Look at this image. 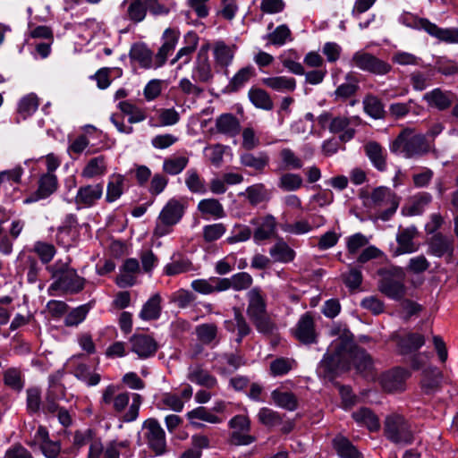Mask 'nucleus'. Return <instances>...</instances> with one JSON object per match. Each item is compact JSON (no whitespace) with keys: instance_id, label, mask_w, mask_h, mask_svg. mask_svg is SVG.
<instances>
[{"instance_id":"f257e3e1","label":"nucleus","mask_w":458,"mask_h":458,"mask_svg":"<svg viewBox=\"0 0 458 458\" xmlns=\"http://www.w3.org/2000/svg\"><path fill=\"white\" fill-rule=\"evenodd\" d=\"M332 335H338V337L331 343L323 360V363L328 370H347L350 369L351 364H353L356 370L363 377L374 379L372 358L364 350L354 344L352 334L347 329L341 332L340 328H334Z\"/></svg>"},{"instance_id":"f03ea898","label":"nucleus","mask_w":458,"mask_h":458,"mask_svg":"<svg viewBox=\"0 0 458 458\" xmlns=\"http://www.w3.org/2000/svg\"><path fill=\"white\" fill-rule=\"evenodd\" d=\"M142 402L140 394H131L127 391H121L119 386L113 384L103 389L100 399L102 406H111L114 412L123 414L122 420L124 422L136 420Z\"/></svg>"},{"instance_id":"7ed1b4c3","label":"nucleus","mask_w":458,"mask_h":458,"mask_svg":"<svg viewBox=\"0 0 458 458\" xmlns=\"http://www.w3.org/2000/svg\"><path fill=\"white\" fill-rule=\"evenodd\" d=\"M359 197L362 199L365 207L380 210L377 217L382 221H387L394 216L401 200L400 197L386 186L376 187L371 191L368 189H361Z\"/></svg>"},{"instance_id":"20e7f679","label":"nucleus","mask_w":458,"mask_h":458,"mask_svg":"<svg viewBox=\"0 0 458 458\" xmlns=\"http://www.w3.org/2000/svg\"><path fill=\"white\" fill-rule=\"evenodd\" d=\"M393 153L402 154L406 158L421 157L430 150L425 135L413 129H403L390 145Z\"/></svg>"},{"instance_id":"39448f33","label":"nucleus","mask_w":458,"mask_h":458,"mask_svg":"<svg viewBox=\"0 0 458 458\" xmlns=\"http://www.w3.org/2000/svg\"><path fill=\"white\" fill-rule=\"evenodd\" d=\"M47 270L51 274L55 282L51 288L62 290L70 293H76L84 288L85 279L77 275L76 271L67 263L57 261L53 265L47 266Z\"/></svg>"},{"instance_id":"423d86ee","label":"nucleus","mask_w":458,"mask_h":458,"mask_svg":"<svg viewBox=\"0 0 458 458\" xmlns=\"http://www.w3.org/2000/svg\"><path fill=\"white\" fill-rule=\"evenodd\" d=\"M380 279L378 290L386 297L400 301L406 294L405 278L403 268L400 267H390L378 270Z\"/></svg>"},{"instance_id":"0eeeda50","label":"nucleus","mask_w":458,"mask_h":458,"mask_svg":"<svg viewBox=\"0 0 458 458\" xmlns=\"http://www.w3.org/2000/svg\"><path fill=\"white\" fill-rule=\"evenodd\" d=\"M185 205L175 199H170L161 210L154 229V235L163 237L172 232V228L182 217Z\"/></svg>"},{"instance_id":"6e6552de","label":"nucleus","mask_w":458,"mask_h":458,"mask_svg":"<svg viewBox=\"0 0 458 458\" xmlns=\"http://www.w3.org/2000/svg\"><path fill=\"white\" fill-rule=\"evenodd\" d=\"M350 66L374 75L383 76L389 73L392 66L373 54L360 49L356 51L349 61Z\"/></svg>"},{"instance_id":"1a4fd4ad","label":"nucleus","mask_w":458,"mask_h":458,"mask_svg":"<svg viewBox=\"0 0 458 458\" xmlns=\"http://www.w3.org/2000/svg\"><path fill=\"white\" fill-rule=\"evenodd\" d=\"M404 24L411 27L423 29L432 37L449 44H458V29H441L430 22L428 19L418 18L411 13L402 16Z\"/></svg>"},{"instance_id":"9d476101","label":"nucleus","mask_w":458,"mask_h":458,"mask_svg":"<svg viewBox=\"0 0 458 458\" xmlns=\"http://www.w3.org/2000/svg\"><path fill=\"white\" fill-rule=\"evenodd\" d=\"M384 432L387 439L394 444L408 445L413 441L409 423L398 414H392L385 420Z\"/></svg>"},{"instance_id":"9b49d317","label":"nucleus","mask_w":458,"mask_h":458,"mask_svg":"<svg viewBox=\"0 0 458 458\" xmlns=\"http://www.w3.org/2000/svg\"><path fill=\"white\" fill-rule=\"evenodd\" d=\"M61 377L60 372L49 377V387L42 404V411L45 413H56L60 408L58 401L65 398V387L60 383Z\"/></svg>"},{"instance_id":"f8f14e48","label":"nucleus","mask_w":458,"mask_h":458,"mask_svg":"<svg viewBox=\"0 0 458 458\" xmlns=\"http://www.w3.org/2000/svg\"><path fill=\"white\" fill-rule=\"evenodd\" d=\"M292 332L293 336L301 344H312L317 343L318 334L313 315L310 312L303 314Z\"/></svg>"},{"instance_id":"ddd939ff","label":"nucleus","mask_w":458,"mask_h":458,"mask_svg":"<svg viewBox=\"0 0 458 458\" xmlns=\"http://www.w3.org/2000/svg\"><path fill=\"white\" fill-rule=\"evenodd\" d=\"M146 430L145 436L149 447L157 454H162L165 451V434L158 421L155 419H148L143 425Z\"/></svg>"},{"instance_id":"4468645a","label":"nucleus","mask_w":458,"mask_h":458,"mask_svg":"<svg viewBox=\"0 0 458 458\" xmlns=\"http://www.w3.org/2000/svg\"><path fill=\"white\" fill-rule=\"evenodd\" d=\"M454 251V245L452 237L436 233L428 241V253L437 258L445 257L447 263L452 262Z\"/></svg>"},{"instance_id":"2eb2a0df","label":"nucleus","mask_w":458,"mask_h":458,"mask_svg":"<svg viewBox=\"0 0 458 458\" xmlns=\"http://www.w3.org/2000/svg\"><path fill=\"white\" fill-rule=\"evenodd\" d=\"M236 45H227L223 40L214 42L212 47L214 62L216 69H222L225 74L228 75V67L233 63Z\"/></svg>"},{"instance_id":"dca6fc26","label":"nucleus","mask_w":458,"mask_h":458,"mask_svg":"<svg viewBox=\"0 0 458 458\" xmlns=\"http://www.w3.org/2000/svg\"><path fill=\"white\" fill-rule=\"evenodd\" d=\"M181 32L177 28H167L162 36L163 44L155 55V66L161 67L167 56L174 50L180 38Z\"/></svg>"},{"instance_id":"f3484780","label":"nucleus","mask_w":458,"mask_h":458,"mask_svg":"<svg viewBox=\"0 0 458 458\" xmlns=\"http://www.w3.org/2000/svg\"><path fill=\"white\" fill-rule=\"evenodd\" d=\"M324 120L327 122V127L330 132L338 134L341 141L346 142L354 137L355 130L350 125L352 119L345 115L331 116L326 114Z\"/></svg>"},{"instance_id":"a211bd4d","label":"nucleus","mask_w":458,"mask_h":458,"mask_svg":"<svg viewBox=\"0 0 458 458\" xmlns=\"http://www.w3.org/2000/svg\"><path fill=\"white\" fill-rule=\"evenodd\" d=\"M418 230L411 225L406 228H399L396 234L397 248L394 251V256L412 253L418 250L419 246L414 242L418 236Z\"/></svg>"},{"instance_id":"6ab92c4d","label":"nucleus","mask_w":458,"mask_h":458,"mask_svg":"<svg viewBox=\"0 0 458 458\" xmlns=\"http://www.w3.org/2000/svg\"><path fill=\"white\" fill-rule=\"evenodd\" d=\"M130 343L131 345V351L141 359H146L154 355L157 350V344L156 340L148 335H134L131 337Z\"/></svg>"},{"instance_id":"aec40b11","label":"nucleus","mask_w":458,"mask_h":458,"mask_svg":"<svg viewBox=\"0 0 458 458\" xmlns=\"http://www.w3.org/2000/svg\"><path fill=\"white\" fill-rule=\"evenodd\" d=\"M250 224L256 226L253 233V238L256 242L267 240L276 234V222L271 215L253 218Z\"/></svg>"},{"instance_id":"412c9836","label":"nucleus","mask_w":458,"mask_h":458,"mask_svg":"<svg viewBox=\"0 0 458 458\" xmlns=\"http://www.w3.org/2000/svg\"><path fill=\"white\" fill-rule=\"evenodd\" d=\"M57 185V178L55 174L50 173L42 174L38 179L37 191L25 202L38 201L49 197L56 191Z\"/></svg>"},{"instance_id":"4be33fe9","label":"nucleus","mask_w":458,"mask_h":458,"mask_svg":"<svg viewBox=\"0 0 458 458\" xmlns=\"http://www.w3.org/2000/svg\"><path fill=\"white\" fill-rule=\"evenodd\" d=\"M103 195L101 183L88 184L79 188L75 196V203L84 207L93 206Z\"/></svg>"},{"instance_id":"5701e85b","label":"nucleus","mask_w":458,"mask_h":458,"mask_svg":"<svg viewBox=\"0 0 458 458\" xmlns=\"http://www.w3.org/2000/svg\"><path fill=\"white\" fill-rule=\"evenodd\" d=\"M247 297L248 307L246 312L250 320L267 312L266 298L259 288H252L248 293Z\"/></svg>"},{"instance_id":"b1692460","label":"nucleus","mask_w":458,"mask_h":458,"mask_svg":"<svg viewBox=\"0 0 458 458\" xmlns=\"http://www.w3.org/2000/svg\"><path fill=\"white\" fill-rule=\"evenodd\" d=\"M364 151L377 170L380 172L386 171L387 153L378 142L373 140L367 142L364 145Z\"/></svg>"},{"instance_id":"393cba45","label":"nucleus","mask_w":458,"mask_h":458,"mask_svg":"<svg viewBox=\"0 0 458 458\" xmlns=\"http://www.w3.org/2000/svg\"><path fill=\"white\" fill-rule=\"evenodd\" d=\"M140 272L139 261L136 259H127L116 278L120 287L131 286L136 283V277Z\"/></svg>"},{"instance_id":"a878e982","label":"nucleus","mask_w":458,"mask_h":458,"mask_svg":"<svg viewBox=\"0 0 458 458\" xmlns=\"http://www.w3.org/2000/svg\"><path fill=\"white\" fill-rule=\"evenodd\" d=\"M423 99L430 107L440 111L448 109L454 99V95L450 91H443L440 89H434L423 96Z\"/></svg>"},{"instance_id":"bb28decb","label":"nucleus","mask_w":458,"mask_h":458,"mask_svg":"<svg viewBox=\"0 0 458 458\" xmlns=\"http://www.w3.org/2000/svg\"><path fill=\"white\" fill-rule=\"evenodd\" d=\"M213 77L214 74L208 54L203 49H200L193 69V79L199 82L209 83L212 81Z\"/></svg>"},{"instance_id":"cd10ccee","label":"nucleus","mask_w":458,"mask_h":458,"mask_svg":"<svg viewBox=\"0 0 458 458\" xmlns=\"http://www.w3.org/2000/svg\"><path fill=\"white\" fill-rule=\"evenodd\" d=\"M407 372L402 369H395L384 373L380 377V384L386 392L399 391L403 388Z\"/></svg>"},{"instance_id":"c85d7f7f","label":"nucleus","mask_w":458,"mask_h":458,"mask_svg":"<svg viewBox=\"0 0 458 458\" xmlns=\"http://www.w3.org/2000/svg\"><path fill=\"white\" fill-rule=\"evenodd\" d=\"M271 399L276 405L287 411H293L298 408L299 401L297 396L284 386H279L271 392Z\"/></svg>"},{"instance_id":"c756f323","label":"nucleus","mask_w":458,"mask_h":458,"mask_svg":"<svg viewBox=\"0 0 458 458\" xmlns=\"http://www.w3.org/2000/svg\"><path fill=\"white\" fill-rule=\"evenodd\" d=\"M187 378L192 383L209 389L217 385L216 378L198 364L189 367Z\"/></svg>"},{"instance_id":"7c9ffc66","label":"nucleus","mask_w":458,"mask_h":458,"mask_svg":"<svg viewBox=\"0 0 458 458\" xmlns=\"http://www.w3.org/2000/svg\"><path fill=\"white\" fill-rule=\"evenodd\" d=\"M280 170H300L303 167L302 158L292 148H282L278 151Z\"/></svg>"},{"instance_id":"2f4dec72","label":"nucleus","mask_w":458,"mask_h":458,"mask_svg":"<svg viewBox=\"0 0 458 458\" xmlns=\"http://www.w3.org/2000/svg\"><path fill=\"white\" fill-rule=\"evenodd\" d=\"M221 282L223 292L231 288L239 292L249 289L252 284L253 279L250 274L240 272L231 277H221Z\"/></svg>"},{"instance_id":"473e14b6","label":"nucleus","mask_w":458,"mask_h":458,"mask_svg":"<svg viewBox=\"0 0 458 458\" xmlns=\"http://www.w3.org/2000/svg\"><path fill=\"white\" fill-rule=\"evenodd\" d=\"M107 172L106 158L105 156H98L90 158L81 171V177L92 179L101 177Z\"/></svg>"},{"instance_id":"72a5a7b5","label":"nucleus","mask_w":458,"mask_h":458,"mask_svg":"<svg viewBox=\"0 0 458 458\" xmlns=\"http://www.w3.org/2000/svg\"><path fill=\"white\" fill-rule=\"evenodd\" d=\"M262 82L267 88L283 93L293 92L296 89V80L288 76L267 77Z\"/></svg>"},{"instance_id":"f704fd0d","label":"nucleus","mask_w":458,"mask_h":458,"mask_svg":"<svg viewBox=\"0 0 458 458\" xmlns=\"http://www.w3.org/2000/svg\"><path fill=\"white\" fill-rule=\"evenodd\" d=\"M186 46L179 49L175 57L171 60V64H174L182 60L183 64H187L191 60L192 54L196 51L199 44V37L194 32H188L185 36Z\"/></svg>"},{"instance_id":"c9c22d12","label":"nucleus","mask_w":458,"mask_h":458,"mask_svg":"<svg viewBox=\"0 0 458 458\" xmlns=\"http://www.w3.org/2000/svg\"><path fill=\"white\" fill-rule=\"evenodd\" d=\"M269 254L275 262L288 263L294 259L295 251L282 239L270 248Z\"/></svg>"},{"instance_id":"e433bc0d","label":"nucleus","mask_w":458,"mask_h":458,"mask_svg":"<svg viewBox=\"0 0 458 458\" xmlns=\"http://www.w3.org/2000/svg\"><path fill=\"white\" fill-rule=\"evenodd\" d=\"M216 128L219 133L233 137L240 131V123L232 114H223L216 120Z\"/></svg>"},{"instance_id":"4c0bfd02","label":"nucleus","mask_w":458,"mask_h":458,"mask_svg":"<svg viewBox=\"0 0 458 458\" xmlns=\"http://www.w3.org/2000/svg\"><path fill=\"white\" fill-rule=\"evenodd\" d=\"M240 162L242 165L252 168L259 174H261L268 165L269 156L266 152H259L257 156L248 152L241 155Z\"/></svg>"},{"instance_id":"58836bf2","label":"nucleus","mask_w":458,"mask_h":458,"mask_svg":"<svg viewBox=\"0 0 458 458\" xmlns=\"http://www.w3.org/2000/svg\"><path fill=\"white\" fill-rule=\"evenodd\" d=\"M130 57L138 62L142 68H157L155 66V58L153 59V54L145 45H134L131 49Z\"/></svg>"},{"instance_id":"ea45409f","label":"nucleus","mask_w":458,"mask_h":458,"mask_svg":"<svg viewBox=\"0 0 458 458\" xmlns=\"http://www.w3.org/2000/svg\"><path fill=\"white\" fill-rule=\"evenodd\" d=\"M191 286L195 292L205 295L223 292L221 277L196 279L191 282Z\"/></svg>"},{"instance_id":"a19ab883","label":"nucleus","mask_w":458,"mask_h":458,"mask_svg":"<svg viewBox=\"0 0 458 458\" xmlns=\"http://www.w3.org/2000/svg\"><path fill=\"white\" fill-rule=\"evenodd\" d=\"M443 377L442 372L437 367H431L423 371L421 386L427 394L433 393L440 387Z\"/></svg>"},{"instance_id":"79ce46f5","label":"nucleus","mask_w":458,"mask_h":458,"mask_svg":"<svg viewBox=\"0 0 458 458\" xmlns=\"http://www.w3.org/2000/svg\"><path fill=\"white\" fill-rule=\"evenodd\" d=\"M233 314L234 324L232 321H226L225 327L229 331H233L234 327L237 329V341L240 343L243 337L250 334L251 328L239 308H233Z\"/></svg>"},{"instance_id":"37998d69","label":"nucleus","mask_w":458,"mask_h":458,"mask_svg":"<svg viewBox=\"0 0 458 458\" xmlns=\"http://www.w3.org/2000/svg\"><path fill=\"white\" fill-rule=\"evenodd\" d=\"M123 4H127L125 17L131 21L139 23L146 18L148 11L145 0L124 1Z\"/></svg>"},{"instance_id":"c03bdc74","label":"nucleus","mask_w":458,"mask_h":458,"mask_svg":"<svg viewBox=\"0 0 458 458\" xmlns=\"http://www.w3.org/2000/svg\"><path fill=\"white\" fill-rule=\"evenodd\" d=\"M425 344V337L419 333H408L401 336L398 345L403 353H408L420 349Z\"/></svg>"},{"instance_id":"a18cd8bd","label":"nucleus","mask_w":458,"mask_h":458,"mask_svg":"<svg viewBox=\"0 0 458 458\" xmlns=\"http://www.w3.org/2000/svg\"><path fill=\"white\" fill-rule=\"evenodd\" d=\"M118 108L123 114L129 116L128 121L130 123H140L147 118L146 110L131 101H121L118 104Z\"/></svg>"},{"instance_id":"49530a36","label":"nucleus","mask_w":458,"mask_h":458,"mask_svg":"<svg viewBox=\"0 0 458 458\" xmlns=\"http://www.w3.org/2000/svg\"><path fill=\"white\" fill-rule=\"evenodd\" d=\"M38 107V98L34 94H29L23 97L18 106V117L16 122L20 123L21 120H26L29 116L36 112Z\"/></svg>"},{"instance_id":"de8ad7c7","label":"nucleus","mask_w":458,"mask_h":458,"mask_svg":"<svg viewBox=\"0 0 458 458\" xmlns=\"http://www.w3.org/2000/svg\"><path fill=\"white\" fill-rule=\"evenodd\" d=\"M129 457L131 455L130 442L128 440H113L105 446L104 458Z\"/></svg>"},{"instance_id":"09e8293b","label":"nucleus","mask_w":458,"mask_h":458,"mask_svg":"<svg viewBox=\"0 0 458 458\" xmlns=\"http://www.w3.org/2000/svg\"><path fill=\"white\" fill-rule=\"evenodd\" d=\"M352 418L360 425L366 426L370 431L379 428V420L377 416L369 408H360L352 413Z\"/></svg>"},{"instance_id":"8fccbe9b","label":"nucleus","mask_w":458,"mask_h":458,"mask_svg":"<svg viewBox=\"0 0 458 458\" xmlns=\"http://www.w3.org/2000/svg\"><path fill=\"white\" fill-rule=\"evenodd\" d=\"M250 102L258 108L271 110L274 107L273 100L269 94L259 88H251L248 93Z\"/></svg>"},{"instance_id":"3c124183","label":"nucleus","mask_w":458,"mask_h":458,"mask_svg":"<svg viewBox=\"0 0 458 458\" xmlns=\"http://www.w3.org/2000/svg\"><path fill=\"white\" fill-rule=\"evenodd\" d=\"M198 210L203 216H210L215 218L224 217L225 213L222 204L216 199H205L199 202Z\"/></svg>"},{"instance_id":"603ef678","label":"nucleus","mask_w":458,"mask_h":458,"mask_svg":"<svg viewBox=\"0 0 458 458\" xmlns=\"http://www.w3.org/2000/svg\"><path fill=\"white\" fill-rule=\"evenodd\" d=\"M161 312V297L158 293L154 294L142 307L140 317L143 320L157 319Z\"/></svg>"},{"instance_id":"864d4df0","label":"nucleus","mask_w":458,"mask_h":458,"mask_svg":"<svg viewBox=\"0 0 458 458\" xmlns=\"http://www.w3.org/2000/svg\"><path fill=\"white\" fill-rule=\"evenodd\" d=\"M192 270H194L193 264L189 259L186 258L173 259L164 267V273L168 276H174Z\"/></svg>"},{"instance_id":"5fc2aeb1","label":"nucleus","mask_w":458,"mask_h":458,"mask_svg":"<svg viewBox=\"0 0 458 458\" xmlns=\"http://www.w3.org/2000/svg\"><path fill=\"white\" fill-rule=\"evenodd\" d=\"M185 184L192 193L204 194L207 192L205 180L195 168L189 169L185 174Z\"/></svg>"},{"instance_id":"6e6d98bb","label":"nucleus","mask_w":458,"mask_h":458,"mask_svg":"<svg viewBox=\"0 0 458 458\" xmlns=\"http://www.w3.org/2000/svg\"><path fill=\"white\" fill-rule=\"evenodd\" d=\"M4 384L13 391L21 392L24 386V380L21 369L9 368L3 374Z\"/></svg>"},{"instance_id":"4d7b16f0","label":"nucleus","mask_w":458,"mask_h":458,"mask_svg":"<svg viewBox=\"0 0 458 458\" xmlns=\"http://www.w3.org/2000/svg\"><path fill=\"white\" fill-rule=\"evenodd\" d=\"M244 194L252 206H257L269 199V193L262 183H257L248 187Z\"/></svg>"},{"instance_id":"13d9d810","label":"nucleus","mask_w":458,"mask_h":458,"mask_svg":"<svg viewBox=\"0 0 458 458\" xmlns=\"http://www.w3.org/2000/svg\"><path fill=\"white\" fill-rule=\"evenodd\" d=\"M346 80L348 82L343 83L339 85L335 90V96L336 99L345 100L356 94L359 90L360 86L358 80L354 78L353 75L348 73L346 75Z\"/></svg>"},{"instance_id":"bf43d9fd","label":"nucleus","mask_w":458,"mask_h":458,"mask_svg":"<svg viewBox=\"0 0 458 458\" xmlns=\"http://www.w3.org/2000/svg\"><path fill=\"white\" fill-rule=\"evenodd\" d=\"M31 250L38 257L43 264H49L56 253V249L52 243L43 241H37L33 244Z\"/></svg>"},{"instance_id":"052dcab7","label":"nucleus","mask_w":458,"mask_h":458,"mask_svg":"<svg viewBox=\"0 0 458 458\" xmlns=\"http://www.w3.org/2000/svg\"><path fill=\"white\" fill-rule=\"evenodd\" d=\"M124 177L121 174H113L109 178L106 189V201L113 202L118 199L123 191Z\"/></svg>"},{"instance_id":"680f3d73","label":"nucleus","mask_w":458,"mask_h":458,"mask_svg":"<svg viewBox=\"0 0 458 458\" xmlns=\"http://www.w3.org/2000/svg\"><path fill=\"white\" fill-rule=\"evenodd\" d=\"M432 200V197L428 192H421L414 196L408 206L404 208L406 214L415 216L420 214L426 206Z\"/></svg>"},{"instance_id":"e2e57ef3","label":"nucleus","mask_w":458,"mask_h":458,"mask_svg":"<svg viewBox=\"0 0 458 458\" xmlns=\"http://www.w3.org/2000/svg\"><path fill=\"white\" fill-rule=\"evenodd\" d=\"M188 163L189 158L187 157H170L165 159L163 164V170L168 174L176 175L184 170Z\"/></svg>"},{"instance_id":"0e129e2a","label":"nucleus","mask_w":458,"mask_h":458,"mask_svg":"<svg viewBox=\"0 0 458 458\" xmlns=\"http://www.w3.org/2000/svg\"><path fill=\"white\" fill-rule=\"evenodd\" d=\"M334 446L338 454L344 458H360V454L346 438L337 437L334 439Z\"/></svg>"},{"instance_id":"69168bd1","label":"nucleus","mask_w":458,"mask_h":458,"mask_svg":"<svg viewBox=\"0 0 458 458\" xmlns=\"http://www.w3.org/2000/svg\"><path fill=\"white\" fill-rule=\"evenodd\" d=\"M303 180L298 174L284 173L278 180V187L284 191H294L301 188Z\"/></svg>"},{"instance_id":"338daca9","label":"nucleus","mask_w":458,"mask_h":458,"mask_svg":"<svg viewBox=\"0 0 458 458\" xmlns=\"http://www.w3.org/2000/svg\"><path fill=\"white\" fill-rule=\"evenodd\" d=\"M257 331L270 335L276 330V325L267 312L250 320Z\"/></svg>"},{"instance_id":"774afa93","label":"nucleus","mask_w":458,"mask_h":458,"mask_svg":"<svg viewBox=\"0 0 458 458\" xmlns=\"http://www.w3.org/2000/svg\"><path fill=\"white\" fill-rule=\"evenodd\" d=\"M195 331L198 339L204 344H212L216 339L217 327L216 324H201L196 327Z\"/></svg>"}]
</instances>
